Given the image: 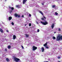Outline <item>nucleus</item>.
I'll use <instances>...</instances> for the list:
<instances>
[{
  "label": "nucleus",
  "mask_w": 62,
  "mask_h": 62,
  "mask_svg": "<svg viewBox=\"0 0 62 62\" xmlns=\"http://www.w3.org/2000/svg\"><path fill=\"white\" fill-rule=\"evenodd\" d=\"M60 40H62V36H61L60 34H59L57 37L56 40L59 41Z\"/></svg>",
  "instance_id": "f257e3e1"
},
{
  "label": "nucleus",
  "mask_w": 62,
  "mask_h": 62,
  "mask_svg": "<svg viewBox=\"0 0 62 62\" xmlns=\"http://www.w3.org/2000/svg\"><path fill=\"white\" fill-rule=\"evenodd\" d=\"M14 61H15V62H21V60H20V59L16 57H14Z\"/></svg>",
  "instance_id": "f03ea898"
},
{
  "label": "nucleus",
  "mask_w": 62,
  "mask_h": 62,
  "mask_svg": "<svg viewBox=\"0 0 62 62\" xmlns=\"http://www.w3.org/2000/svg\"><path fill=\"white\" fill-rule=\"evenodd\" d=\"M41 23L43 25H46L48 23V22L46 21H45L44 22H41Z\"/></svg>",
  "instance_id": "7ed1b4c3"
},
{
  "label": "nucleus",
  "mask_w": 62,
  "mask_h": 62,
  "mask_svg": "<svg viewBox=\"0 0 62 62\" xmlns=\"http://www.w3.org/2000/svg\"><path fill=\"white\" fill-rule=\"evenodd\" d=\"M37 49V47H35V46H33V51H35V50H36Z\"/></svg>",
  "instance_id": "20e7f679"
},
{
  "label": "nucleus",
  "mask_w": 62,
  "mask_h": 62,
  "mask_svg": "<svg viewBox=\"0 0 62 62\" xmlns=\"http://www.w3.org/2000/svg\"><path fill=\"white\" fill-rule=\"evenodd\" d=\"M26 1H27V0H23V3L24 4H25L26 3Z\"/></svg>",
  "instance_id": "39448f33"
},
{
  "label": "nucleus",
  "mask_w": 62,
  "mask_h": 62,
  "mask_svg": "<svg viewBox=\"0 0 62 62\" xmlns=\"http://www.w3.org/2000/svg\"><path fill=\"white\" fill-rule=\"evenodd\" d=\"M0 31L1 33L3 32V30L2 29L0 28Z\"/></svg>",
  "instance_id": "423d86ee"
},
{
  "label": "nucleus",
  "mask_w": 62,
  "mask_h": 62,
  "mask_svg": "<svg viewBox=\"0 0 62 62\" xmlns=\"http://www.w3.org/2000/svg\"><path fill=\"white\" fill-rule=\"evenodd\" d=\"M12 19V17L10 16L8 17V20L9 21H10V20H11Z\"/></svg>",
  "instance_id": "0eeeda50"
},
{
  "label": "nucleus",
  "mask_w": 62,
  "mask_h": 62,
  "mask_svg": "<svg viewBox=\"0 0 62 62\" xmlns=\"http://www.w3.org/2000/svg\"><path fill=\"white\" fill-rule=\"evenodd\" d=\"M41 50L42 52H43L44 51V48L42 47L41 48Z\"/></svg>",
  "instance_id": "6e6552de"
},
{
  "label": "nucleus",
  "mask_w": 62,
  "mask_h": 62,
  "mask_svg": "<svg viewBox=\"0 0 62 62\" xmlns=\"http://www.w3.org/2000/svg\"><path fill=\"white\" fill-rule=\"evenodd\" d=\"M9 9H12V10H13L14 9V8L13 7H9Z\"/></svg>",
  "instance_id": "1a4fd4ad"
},
{
  "label": "nucleus",
  "mask_w": 62,
  "mask_h": 62,
  "mask_svg": "<svg viewBox=\"0 0 62 62\" xmlns=\"http://www.w3.org/2000/svg\"><path fill=\"white\" fill-rule=\"evenodd\" d=\"M16 39V36L15 35H14L13 36V39Z\"/></svg>",
  "instance_id": "9d476101"
},
{
  "label": "nucleus",
  "mask_w": 62,
  "mask_h": 62,
  "mask_svg": "<svg viewBox=\"0 0 62 62\" xmlns=\"http://www.w3.org/2000/svg\"><path fill=\"white\" fill-rule=\"evenodd\" d=\"M54 24H53L52 25L51 27H52V29H53V28H54Z\"/></svg>",
  "instance_id": "9b49d317"
},
{
  "label": "nucleus",
  "mask_w": 62,
  "mask_h": 62,
  "mask_svg": "<svg viewBox=\"0 0 62 62\" xmlns=\"http://www.w3.org/2000/svg\"><path fill=\"white\" fill-rule=\"evenodd\" d=\"M47 45V42L44 45V46H46Z\"/></svg>",
  "instance_id": "f8f14e48"
},
{
  "label": "nucleus",
  "mask_w": 62,
  "mask_h": 62,
  "mask_svg": "<svg viewBox=\"0 0 62 62\" xmlns=\"http://www.w3.org/2000/svg\"><path fill=\"white\" fill-rule=\"evenodd\" d=\"M52 7L53 8H55V5H53Z\"/></svg>",
  "instance_id": "ddd939ff"
},
{
  "label": "nucleus",
  "mask_w": 62,
  "mask_h": 62,
  "mask_svg": "<svg viewBox=\"0 0 62 62\" xmlns=\"http://www.w3.org/2000/svg\"><path fill=\"white\" fill-rule=\"evenodd\" d=\"M20 6L19 5H16V8H20Z\"/></svg>",
  "instance_id": "4468645a"
},
{
  "label": "nucleus",
  "mask_w": 62,
  "mask_h": 62,
  "mask_svg": "<svg viewBox=\"0 0 62 62\" xmlns=\"http://www.w3.org/2000/svg\"><path fill=\"white\" fill-rule=\"evenodd\" d=\"M39 13L41 14L42 15H43V13H42V12H41V11H39Z\"/></svg>",
  "instance_id": "2eb2a0df"
},
{
  "label": "nucleus",
  "mask_w": 62,
  "mask_h": 62,
  "mask_svg": "<svg viewBox=\"0 0 62 62\" xmlns=\"http://www.w3.org/2000/svg\"><path fill=\"white\" fill-rule=\"evenodd\" d=\"M6 60L7 61H8V62L9 61V59H8V58H6Z\"/></svg>",
  "instance_id": "dca6fc26"
},
{
  "label": "nucleus",
  "mask_w": 62,
  "mask_h": 62,
  "mask_svg": "<svg viewBox=\"0 0 62 62\" xmlns=\"http://www.w3.org/2000/svg\"><path fill=\"white\" fill-rule=\"evenodd\" d=\"M29 36V35L28 34H26V37H28Z\"/></svg>",
  "instance_id": "f3484780"
},
{
  "label": "nucleus",
  "mask_w": 62,
  "mask_h": 62,
  "mask_svg": "<svg viewBox=\"0 0 62 62\" xmlns=\"http://www.w3.org/2000/svg\"><path fill=\"white\" fill-rule=\"evenodd\" d=\"M15 17H17V16H18V15L16 14H15Z\"/></svg>",
  "instance_id": "a211bd4d"
},
{
  "label": "nucleus",
  "mask_w": 62,
  "mask_h": 62,
  "mask_svg": "<svg viewBox=\"0 0 62 62\" xmlns=\"http://www.w3.org/2000/svg\"><path fill=\"white\" fill-rule=\"evenodd\" d=\"M52 39H55V37L54 36L52 37Z\"/></svg>",
  "instance_id": "6ab92c4d"
},
{
  "label": "nucleus",
  "mask_w": 62,
  "mask_h": 62,
  "mask_svg": "<svg viewBox=\"0 0 62 62\" xmlns=\"http://www.w3.org/2000/svg\"><path fill=\"white\" fill-rule=\"evenodd\" d=\"M10 46H9L8 47V49H10Z\"/></svg>",
  "instance_id": "aec40b11"
},
{
  "label": "nucleus",
  "mask_w": 62,
  "mask_h": 62,
  "mask_svg": "<svg viewBox=\"0 0 62 62\" xmlns=\"http://www.w3.org/2000/svg\"><path fill=\"white\" fill-rule=\"evenodd\" d=\"M45 47L46 49H49V48L47 46H46Z\"/></svg>",
  "instance_id": "412c9836"
},
{
  "label": "nucleus",
  "mask_w": 62,
  "mask_h": 62,
  "mask_svg": "<svg viewBox=\"0 0 62 62\" xmlns=\"http://www.w3.org/2000/svg\"><path fill=\"white\" fill-rule=\"evenodd\" d=\"M11 24H12L13 25L14 24V23H13V22H12L11 23Z\"/></svg>",
  "instance_id": "4be33fe9"
},
{
  "label": "nucleus",
  "mask_w": 62,
  "mask_h": 62,
  "mask_svg": "<svg viewBox=\"0 0 62 62\" xmlns=\"http://www.w3.org/2000/svg\"><path fill=\"white\" fill-rule=\"evenodd\" d=\"M58 14V13H57V12H55V15H57Z\"/></svg>",
  "instance_id": "5701e85b"
},
{
  "label": "nucleus",
  "mask_w": 62,
  "mask_h": 62,
  "mask_svg": "<svg viewBox=\"0 0 62 62\" xmlns=\"http://www.w3.org/2000/svg\"><path fill=\"white\" fill-rule=\"evenodd\" d=\"M58 31H61V30L60 29V28H58Z\"/></svg>",
  "instance_id": "b1692460"
},
{
  "label": "nucleus",
  "mask_w": 62,
  "mask_h": 62,
  "mask_svg": "<svg viewBox=\"0 0 62 62\" xmlns=\"http://www.w3.org/2000/svg\"><path fill=\"white\" fill-rule=\"evenodd\" d=\"M37 32H39V29H38L37 30Z\"/></svg>",
  "instance_id": "393cba45"
},
{
  "label": "nucleus",
  "mask_w": 62,
  "mask_h": 62,
  "mask_svg": "<svg viewBox=\"0 0 62 62\" xmlns=\"http://www.w3.org/2000/svg\"><path fill=\"white\" fill-rule=\"evenodd\" d=\"M29 26H31V23H30L29 24Z\"/></svg>",
  "instance_id": "a878e982"
},
{
  "label": "nucleus",
  "mask_w": 62,
  "mask_h": 62,
  "mask_svg": "<svg viewBox=\"0 0 62 62\" xmlns=\"http://www.w3.org/2000/svg\"><path fill=\"white\" fill-rule=\"evenodd\" d=\"M22 48L23 49H24V48L23 47V46H22Z\"/></svg>",
  "instance_id": "bb28decb"
},
{
  "label": "nucleus",
  "mask_w": 62,
  "mask_h": 62,
  "mask_svg": "<svg viewBox=\"0 0 62 62\" xmlns=\"http://www.w3.org/2000/svg\"><path fill=\"white\" fill-rule=\"evenodd\" d=\"M41 19L42 20H44V18H42Z\"/></svg>",
  "instance_id": "cd10ccee"
},
{
  "label": "nucleus",
  "mask_w": 62,
  "mask_h": 62,
  "mask_svg": "<svg viewBox=\"0 0 62 62\" xmlns=\"http://www.w3.org/2000/svg\"><path fill=\"white\" fill-rule=\"evenodd\" d=\"M29 17H31V15L30 14H29Z\"/></svg>",
  "instance_id": "c85d7f7f"
},
{
  "label": "nucleus",
  "mask_w": 62,
  "mask_h": 62,
  "mask_svg": "<svg viewBox=\"0 0 62 62\" xmlns=\"http://www.w3.org/2000/svg\"><path fill=\"white\" fill-rule=\"evenodd\" d=\"M58 59H60V57H58Z\"/></svg>",
  "instance_id": "c756f323"
},
{
  "label": "nucleus",
  "mask_w": 62,
  "mask_h": 62,
  "mask_svg": "<svg viewBox=\"0 0 62 62\" xmlns=\"http://www.w3.org/2000/svg\"><path fill=\"white\" fill-rule=\"evenodd\" d=\"M18 18H20V15H18Z\"/></svg>",
  "instance_id": "7c9ffc66"
},
{
  "label": "nucleus",
  "mask_w": 62,
  "mask_h": 62,
  "mask_svg": "<svg viewBox=\"0 0 62 62\" xmlns=\"http://www.w3.org/2000/svg\"><path fill=\"white\" fill-rule=\"evenodd\" d=\"M11 12H12V10H11L10 11V13H11Z\"/></svg>",
  "instance_id": "2f4dec72"
},
{
  "label": "nucleus",
  "mask_w": 62,
  "mask_h": 62,
  "mask_svg": "<svg viewBox=\"0 0 62 62\" xmlns=\"http://www.w3.org/2000/svg\"><path fill=\"white\" fill-rule=\"evenodd\" d=\"M6 31L7 32H8V30H7Z\"/></svg>",
  "instance_id": "473e14b6"
},
{
  "label": "nucleus",
  "mask_w": 62,
  "mask_h": 62,
  "mask_svg": "<svg viewBox=\"0 0 62 62\" xmlns=\"http://www.w3.org/2000/svg\"><path fill=\"white\" fill-rule=\"evenodd\" d=\"M24 17L23 15H22V17Z\"/></svg>",
  "instance_id": "72a5a7b5"
},
{
  "label": "nucleus",
  "mask_w": 62,
  "mask_h": 62,
  "mask_svg": "<svg viewBox=\"0 0 62 62\" xmlns=\"http://www.w3.org/2000/svg\"><path fill=\"white\" fill-rule=\"evenodd\" d=\"M5 51H7V49H5Z\"/></svg>",
  "instance_id": "f704fd0d"
},
{
  "label": "nucleus",
  "mask_w": 62,
  "mask_h": 62,
  "mask_svg": "<svg viewBox=\"0 0 62 62\" xmlns=\"http://www.w3.org/2000/svg\"><path fill=\"white\" fill-rule=\"evenodd\" d=\"M30 7H32V5H30Z\"/></svg>",
  "instance_id": "c9c22d12"
},
{
  "label": "nucleus",
  "mask_w": 62,
  "mask_h": 62,
  "mask_svg": "<svg viewBox=\"0 0 62 62\" xmlns=\"http://www.w3.org/2000/svg\"><path fill=\"white\" fill-rule=\"evenodd\" d=\"M42 5H44V4L43 3H42Z\"/></svg>",
  "instance_id": "e433bc0d"
},
{
  "label": "nucleus",
  "mask_w": 62,
  "mask_h": 62,
  "mask_svg": "<svg viewBox=\"0 0 62 62\" xmlns=\"http://www.w3.org/2000/svg\"><path fill=\"white\" fill-rule=\"evenodd\" d=\"M44 18H45V19H46V17H44Z\"/></svg>",
  "instance_id": "4c0bfd02"
},
{
  "label": "nucleus",
  "mask_w": 62,
  "mask_h": 62,
  "mask_svg": "<svg viewBox=\"0 0 62 62\" xmlns=\"http://www.w3.org/2000/svg\"><path fill=\"white\" fill-rule=\"evenodd\" d=\"M26 25H27V24H25V26H26Z\"/></svg>",
  "instance_id": "58836bf2"
},
{
  "label": "nucleus",
  "mask_w": 62,
  "mask_h": 62,
  "mask_svg": "<svg viewBox=\"0 0 62 62\" xmlns=\"http://www.w3.org/2000/svg\"><path fill=\"white\" fill-rule=\"evenodd\" d=\"M58 62H60V61H58Z\"/></svg>",
  "instance_id": "ea45409f"
},
{
  "label": "nucleus",
  "mask_w": 62,
  "mask_h": 62,
  "mask_svg": "<svg viewBox=\"0 0 62 62\" xmlns=\"http://www.w3.org/2000/svg\"><path fill=\"white\" fill-rule=\"evenodd\" d=\"M37 23L38 24V22H37Z\"/></svg>",
  "instance_id": "a19ab883"
},
{
  "label": "nucleus",
  "mask_w": 62,
  "mask_h": 62,
  "mask_svg": "<svg viewBox=\"0 0 62 62\" xmlns=\"http://www.w3.org/2000/svg\"><path fill=\"white\" fill-rule=\"evenodd\" d=\"M7 0H5V1H7Z\"/></svg>",
  "instance_id": "79ce46f5"
},
{
  "label": "nucleus",
  "mask_w": 62,
  "mask_h": 62,
  "mask_svg": "<svg viewBox=\"0 0 62 62\" xmlns=\"http://www.w3.org/2000/svg\"><path fill=\"white\" fill-rule=\"evenodd\" d=\"M54 33H55V32H54Z\"/></svg>",
  "instance_id": "37998d69"
},
{
  "label": "nucleus",
  "mask_w": 62,
  "mask_h": 62,
  "mask_svg": "<svg viewBox=\"0 0 62 62\" xmlns=\"http://www.w3.org/2000/svg\"><path fill=\"white\" fill-rule=\"evenodd\" d=\"M50 55H52V54H50Z\"/></svg>",
  "instance_id": "c03bdc74"
}]
</instances>
